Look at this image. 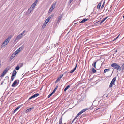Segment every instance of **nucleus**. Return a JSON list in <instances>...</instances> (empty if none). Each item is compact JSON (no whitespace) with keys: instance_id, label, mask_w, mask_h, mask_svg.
<instances>
[{"instance_id":"24","label":"nucleus","mask_w":124,"mask_h":124,"mask_svg":"<svg viewBox=\"0 0 124 124\" xmlns=\"http://www.w3.org/2000/svg\"><path fill=\"white\" fill-rule=\"evenodd\" d=\"M70 87V85H68L67 86V87L65 88L64 89V91L65 92L66 91V90L68 89Z\"/></svg>"},{"instance_id":"32","label":"nucleus","mask_w":124,"mask_h":124,"mask_svg":"<svg viewBox=\"0 0 124 124\" xmlns=\"http://www.w3.org/2000/svg\"><path fill=\"white\" fill-rule=\"evenodd\" d=\"M20 68V67H19V66L18 65L17 66H16V70H19V69Z\"/></svg>"},{"instance_id":"25","label":"nucleus","mask_w":124,"mask_h":124,"mask_svg":"<svg viewBox=\"0 0 124 124\" xmlns=\"http://www.w3.org/2000/svg\"><path fill=\"white\" fill-rule=\"evenodd\" d=\"M101 3H99L97 6V8H99L101 6Z\"/></svg>"},{"instance_id":"46","label":"nucleus","mask_w":124,"mask_h":124,"mask_svg":"<svg viewBox=\"0 0 124 124\" xmlns=\"http://www.w3.org/2000/svg\"><path fill=\"white\" fill-rule=\"evenodd\" d=\"M58 86H56L55 89H56V90L58 88Z\"/></svg>"},{"instance_id":"26","label":"nucleus","mask_w":124,"mask_h":124,"mask_svg":"<svg viewBox=\"0 0 124 124\" xmlns=\"http://www.w3.org/2000/svg\"><path fill=\"white\" fill-rule=\"evenodd\" d=\"M97 62H95L94 63L92 64V66L94 67L95 68H96V65Z\"/></svg>"},{"instance_id":"35","label":"nucleus","mask_w":124,"mask_h":124,"mask_svg":"<svg viewBox=\"0 0 124 124\" xmlns=\"http://www.w3.org/2000/svg\"><path fill=\"white\" fill-rule=\"evenodd\" d=\"M120 34H119V35L118 36L116 37V38H115V39H114L113 40V41H114L115 40H116V39H117L119 37V36L120 35Z\"/></svg>"},{"instance_id":"23","label":"nucleus","mask_w":124,"mask_h":124,"mask_svg":"<svg viewBox=\"0 0 124 124\" xmlns=\"http://www.w3.org/2000/svg\"><path fill=\"white\" fill-rule=\"evenodd\" d=\"M63 16L61 14L59 16V18H58V21H60V20L61 19V18Z\"/></svg>"},{"instance_id":"18","label":"nucleus","mask_w":124,"mask_h":124,"mask_svg":"<svg viewBox=\"0 0 124 124\" xmlns=\"http://www.w3.org/2000/svg\"><path fill=\"white\" fill-rule=\"evenodd\" d=\"M88 19H87L86 18H85L81 21L79 23H83L85 22Z\"/></svg>"},{"instance_id":"12","label":"nucleus","mask_w":124,"mask_h":124,"mask_svg":"<svg viewBox=\"0 0 124 124\" xmlns=\"http://www.w3.org/2000/svg\"><path fill=\"white\" fill-rule=\"evenodd\" d=\"M22 48L21 47L20 48H19L15 52V54H17L21 50H22Z\"/></svg>"},{"instance_id":"21","label":"nucleus","mask_w":124,"mask_h":124,"mask_svg":"<svg viewBox=\"0 0 124 124\" xmlns=\"http://www.w3.org/2000/svg\"><path fill=\"white\" fill-rule=\"evenodd\" d=\"M92 71L93 73H94L96 72V70L94 68H92Z\"/></svg>"},{"instance_id":"14","label":"nucleus","mask_w":124,"mask_h":124,"mask_svg":"<svg viewBox=\"0 0 124 124\" xmlns=\"http://www.w3.org/2000/svg\"><path fill=\"white\" fill-rule=\"evenodd\" d=\"M17 72L15 70H14L13 71L12 75L13 76H15L16 75Z\"/></svg>"},{"instance_id":"8","label":"nucleus","mask_w":124,"mask_h":124,"mask_svg":"<svg viewBox=\"0 0 124 124\" xmlns=\"http://www.w3.org/2000/svg\"><path fill=\"white\" fill-rule=\"evenodd\" d=\"M8 70L9 69L7 68H6L5 69L1 75L2 77H3L4 76V75L6 73Z\"/></svg>"},{"instance_id":"6","label":"nucleus","mask_w":124,"mask_h":124,"mask_svg":"<svg viewBox=\"0 0 124 124\" xmlns=\"http://www.w3.org/2000/svg\"><path fill=\"white\" fill-rule=\"evenodd\" d=\"M85 111L84 110V109H83L82 110V111H80L79 113L77 115V116H76V117H75V118L72 121V122H73L79 116V115H80L81 114L85 112Z\"/></svg>"},{"instance_id":"43","label":"nucleus","mask_w":124,"mask_h":124,"mask_svg":"<svg viewBox=\"0 0 124 124\" xmlns=\"http://www.w3.org/2000/svg\"><path fill=\"white\" fill-rule=\"evenodd\" d=\"M56 90V89H54L53 91V92H52V93H53H53L55 92V91Z\"/></svg>"},{"instance_id":"17","label":"nucleus","mask_w":124,"mask_h":124,"mask_svg":"<svg viewBox=\"0 0 124 124\" xmlns=\"http://www.w3.org/2000/svg\"><path fill=\"white\" fill-rule=\"evenodd\" d=\"M77 67V65H76L75 67L72 70H71L70 72V73H72L74 72V71H75V70H76Z\"/></svg>"},{"instance_id":"13","label":"nucleus","mask_w":124,"mask_h":124,"mask_svg":"<svg viewBox=\"0 0 124 124\" xmlns=\"http://www.w3.org/2000/svg\"><path fill=\"white\" fill-rule=\"evenodd\" d=\"M18 81V80H15V81L14 82H13V84H12V86L13 87H15V85L17 84V81Z\"/></svg>"},{"instance_id":"16","label":"nucleus","mask_w":124,"mask_h":124,"mask_svg":"<svg viewBox=\"0 0 124 124\" xmlns=\"http://www.w3.org/2000/svg\"><path fill=\"white\" fill-rule=\"evenodd\" d=\"M21 106V105H20L18 106L14 110L13 112L15 113L16 111L17 110H18L19 109V108H20Z\"/></svg>"},{"instance_id":"33","label":"nucleus","mask_w":124,"mask_h":124,"mask_svg":"<svg viewBox=\"0 0 124 124\" xmlns=\"http://www.w3.org/2000/svg\"><path fill=\"white\" fill-rule=\"evenodd\" d=\"M89 39H86L85 41V43H89Z\"/></svg>"},{"instance_id":"48","label":"nucleus","mask_w":124,"mask_h":124,"mask_svg":"<svg viewBox=\"0 0 124 124\" xmlns=\"http://www.w3.org/2000/svg\"><path fill=\"white\" fill-rule=\"evenodd\" d=\"M117 52V50H115V52Z\"/></svg>"},{"instance_id":"53","label":"nucleus","mask_w":124,"mask_h":124,"mask_svg":"<svg viewBox=\"0 0 124 124\" xmlns=\"http://www.w3.org/2000/svg\"><path fill=\"white\" fill-rule=\"evenodd\" d=\"M64 124H66V123H64Z\"/></svg>"},{"instance_id":"9","label":"nucleus","mask_w":124,"mask_h":124,"mask_svg":"<svg viewBox=\"0 0 124 124\" xmlns=\"http://www.w3.org/2000/svg\"><path fill=\"white\" fill-rule=\"evenodd\" d=\"M12 37V36L11 35L9 36L5 41L8 43Z\"/></svg>"},{"instance_id":"47","label":"nucleus","mask_w":124,"mask_h":124,"mask_svg":"<svg viewBox=\"0 0 124 124\" xmlns=\"http://www.w3.org/2000/svg\"><path fill=\"white\" fill-rule=\"evenodd\" d=\"M1 66V63H0V67Z\"/></svg>"},{"instance_id":"27","label":"nucleus","mask_w":124,"mask_h":124,"mask_svg":"<svg viewBox=\"0 0 124 124\" xmlns=\"http://www.w3.org/2000/svg\"><path fill=\"white\" fill-rule=\"evenodd\" d=\"M62 119L61 118L59 120V124H62Z\"/></svg>"},{"instance_id":"11","label":"nucleus","mask_w":124,"mask_h":124,"mask_svg":"<svg viewBox=\"0 0 124 124\" xmlns=\"http://www.w3.org/2000/svg\"><path fill=\"white\" fill-rule=\"evenodd\" d=\"M8 43L4 41L1 46V47H4V46L7 45Z\"/></svg>"},{"instance_id":"30","label":"nucleus","mask_w":124,"mask_h":124,"mask_svg":"<svg viewBox=\"0 0 124 124\" xmlns=\"http://www.w3.org/2000/svg\"><path fill=\"white\" fill-rule=\"evenodd\" d=\"M39 95V94L38 93H36V94H35L33 95L34 96V98L35 97H37Z\"/></svg>"},{"instance_id":"37","label":"nucleus","mask_w":124,"mask_h":124,"mask_svg":"<svg viewBox=\"0 0 124 124\" xmlns=\"http://www.w3.org/2000/svg\"><path fill=\"white\" fill-rule=\"evenodd\" d=\"M34 98V96L33 95L32 96H31V97H30L29 98V100H30V99H32L33 98Z\"/></svg>"},{"instance_id":"28","label":"nucleus","mask_w":124,"mask_h":124,"mask_svg":"<svg viewBox=\"0 0 124 124\" xmlns=\"http://www.w3.org/2000/svg\"><path fill=\"white\" fill-rule=\"evenodd\" d=\"M61 78H59V77L58 79H57V80L56 81V82H55V83H57V82L59 81L61 79Z\"/></svg>"},{"instance_id":"1","label":"nucleus","mask_w":124,"mask_h":124,"mask_svg":"<svg viewBox=\"0 0 124 124\" xmlns=\"http://www.w3.org/2000/svg\"><path fill=\"white\" fill-rule=\"evenodd\" d=\"M38 2V0H36V1L31 5V7L29 8L27 11L28 14H30L31 11L34 9L35 6Z\"/></svg>"},{"instance_id":"41","label":"nucleus","mask_w":124,"mask_h":124,"mask_svg":"<svg viewBox=\"0 0 124 124\" xmlns=\"http://www.w3.org/2000/svg\"><path fill=\"white\" fill-rule=\"evenodd\" d=\"M63 76V74H61V75L59 77V78H62V77Z\"/></svg>"},{"instance_id":"34","label":"nucleus","mask_w":124,"mask_h":124,"mask_svg":"<svg viewBox=\"0 0 124 124\" xmlns=\"http://www.w3.org/2000/svg\"><path fill=\"white\" fill-rule=\"evenodd\" d=\"M53 93H52L48 95V98H49L50 97L53 95Z\"/></svg>"},{"instance_id":"44","label":"nucleus","mask_w":124,"mask_h":124,"mask_svg":"<svg viewBox=\"0 0 124 124\" xmlns=\"http://www.w3.org/2000/svg\"><path fill=\"white\" fill-rule=\"evenodd\" d=\"M19 65H21V67L23 65V63H20L19 64Z\"/></svg>"},{"instance_id":"51","label":"nucleus","mask_w":124,"mask_h":124,"mask_svg":"<svg viewBox=\"0 0 124 124\" xmlns=\"http://www.w3.org/2000/svg\"><path fill=\"white\" fill-rule=\"evenodd\" d=\"M99 108H97V109H96V110H98V109H99Z\"/></svg>"},{"instance_id":"20","label":"nucleus","mask_w":124,"mask_h":124,"mask_svg":"<svg viewBox=\"0 0 124 124\" xmlns=\"http://www.w3.org/2000/svg\"><path fill=\"white\" fill-rule=\"evenodd\" d=\"M107 17H106L105 18H103L100 22L101 24L103 23L107 18Z\"/></svg>"},{"instance_id":"38","label":"nucleus","mask_w":124,"mask_h":124,"mask_svg":"<svg viewBox=\"0 0 124 124\" xmlns=\"http://www.w3.org/2000/svg\"><path fill=\"white\" fill-rule=\"evenodd\" d=\"M89 109V108H85L84 109H84V111H85L86 110H88Z\"/></svg>"},{"instance_id":"52","label":"nucleus","mask_w":124,"mask_h":124,"mask_svg":"<svg viewBox=\"0 0 124 124\" xmlns=\"http://www.w3.org/2000/svg\"><path fill=\"white\" fill-rule=\"evenodd\" d=\"M78 23H75V24H77Z\"/></svg>"},{"instance_id":"42","label":"nucleus","mask_w":124,"mask_h":124,"mask_svg":"<svg viewBox=\"0 0 124 124\" xmlns=\"http://www.w3.org/2000/svg\"><path fill=\"white\" fill-rule=\"evenodd\" d=\"M104 2L103 4V5H102V6H101V8H102L104 7Z\"/></svg>"},{"instance_id":"31","label":"nucleus","mask_w":124,"mask_h":124,"mask_svg":"<svg viewBox=\"0 0 124 124\" xmlns=\"http://www.w3.org/2000/svg\"><path fill=\"white\" fill-rule=\"evenodd\" d=\"M52 16V15L50 16L47 19V20H48V21H49L50 19L51 18Z\"/></svg>"},{"instance_id":"7","label":"nucleus","mask_w":124,"mask_h":124,"mask_svg":"<svg viewBox=\"0 0 124 124\" xmlns=\"http://www.w3.org/2000/svg\"><path fill=\"white\" fill-rule=\"evenodd\" d=\"M22 34H20L18 35L16 38L15 39V41H17V40L21 39L22 37Z\"/></svg>"},{"instance_id":"36","label":"nucleus","mask_w":124,"mask_h":124,"mask_svg":"<svg viewBox=\"0 0 124 124\" xmlns=\"http://www.w3.org/2000/svg\"><path fill=\"white\" fill-rule=\"evenodd\" d=\"M122 68L123 70H124V63L122 65Z\"/></svg>"},{"instance_id":"22","label":"nucleus","mask_w":124,"mask_h":124,"mask_svg":"<svg viewBox=\"0 0 124 124\" xmlns=\"http://www.w3.org/2000/svg\"><path fill=\"white\" fill-rule=\"evenodd\" d=\"M110 70L109 69H106L104 70V73H106L107 72L109 71Z\"/></svg>"},{"instance_id":"2","label":"nucleus","mask_w":124,"mask_h":124,"mask_svg":"<svg viewBox=\"0 0 124 124\" xmlns=\"http://www.w3.org/2000/svg\"><path fill=\"white\" fill-rule=\"evenodd\" d=\"M111 66L115 69H116L117 70L120 71L121 70V67L116 63H113L111 64Z\"/></svg>"},{"instance_id":"4","label":"nucleus","mask_w":124,"mask_h":124,"mask_svg":"<svg viewBox=\"0 0 124 124\" xmlns=\"http://www.w3.org/2000/svg\"><path fill=\"white\" fill-rule=\"evenodd\" d=\"M116 79V77H115L112 80L109 85L110 87H111L114 84V82Z\"/></svg>"},{"instance_id":"45","label":"nucleus","mask_w":124,"mask_h":124,"mask_svg":"<svg viewBox=\"0 0 124 124\" xmlns=\"http://www.w3.org/2000/svg\"><path fill=\"white\" fill-rule=\"evenodd\" d=\"M73 0H69V2L70 3Z\"/></svg>"},{"instance_id":"40","label":"nucleus","mask_w":124,"mask_h":124,"mask_svg":"<svg viewBox=\"0 0 124 124\" xmlns=\"http://www.w3.org/2000/svg\"><path fill=\"white\" fill-rule=\"evenodd\" d=\"M14 76H11V80L12 81H13V79H14L15 77H14Z\"/></svg>"},{"instance_id":"29","label":"nucleus","mask_w":124,"mask_h":124,"mask_svg":"<svg viewBox=\"0 0 124 124\" xmlns=\"http://www.w3.org/2000/svg\"><path fill=\"white\" fill-rule=\"evenodd\" d=\"M108 96V94H105L104 95L103 97L104 98H107V97Z\"/></svg>"},{"instance_id":"5","label":"nucleus","mask_w":124,"mask_h":124,"mask_svg":"<svg viewBox=\"0 0 124 124\" xmlns=\"http://www.w3.org/2000/svg\"><path fill=\"white\" fill-rule=\"evenodd\" d=\"M85 111L84 110V109H83L82 110V111H80L79 113L77 115V116H76V117H75V118L72 121V122H73L79 116V115H80L81 114L85 112Z\"/></svg>"},{"instance_id":"39","label":"nucleus","mask_w":124,"mask_h":124,"mask_svg":"<svg viewBox=\"0 0 124 124\" xmlns=\"http://www.w3.org/2000/svg\"><path fill=\"white\" fill-rule=\"evenodd\" d=\"M25 31L24 30L22 33L20 34H22V35L23 36V35L25 33Z\"/></svg>"},{"instance_id":"10","label":"nucleus","mask_w":124,"mask_h":124,"mask_svg":"<svg viewBox=\"0 0 124 124\" xmlns=\"http://www.w3.org/2000/svg\"><path fill=\"white\" fill-rule=\"evenodd\" d=\"M49 21H48V20L46 19L42 26V27L44 28L46 26L47 23H48Z\"/></svg>"},{"instance_id":"19","label":"nucleus","mask_w":124,"mask_h":124,"mask_svg":"<svg viewBox=\"0 0 124 124\" xmlns=\"http://www.w3.org/2000/svg\"><path fill=\"white\" fill-rule=\"evenodd\" d=\"M16 55V54L15 53H14L13 54H12L10 57V58L11 59V60H11L12 59H13L14 58L15 56Z\"/></svg>"},{"instance_id":"15","label":"nucleus","mask_w":124,"mask_h":124,"mask_svg":"<svg viewBox=\"0 0 124 124\" xmlns=\"http://www.w3.org/2000/svg\"><path fill=\"white\" fill-rule=\"evenodd\" d=\"M33 108H30L28 109H27L25 111V112L26 113H27L28 112L30 111L31 110H32Z\"/></svg>"},{"instance_id":"3","label":"nucleus","mask_w":124,"mask_h":124,"mask_svg":"<svg viewBox=\"0 0 124 124\" xmlns=\"http://www.w3.org/2000/svg\"><path fill=\"white\" fill-rule=\"evenodd\" d=\"M56 3V2H54L53 4L52 5L51 7H50L49 10V12L50 13L53 10L55 6Z\"/></svg>"},{"instance_id":"50","label":"nucleus","mask_w":124,"mask_h":124,"mask_svg":"<svg viewBox=\"0 0 124 124\" xmlns=\"http://www.w3.org/2000/svg\"><path fill=\"white\" fill-rule=\"evenodd\" d=\"M3 82H2L1 83V84H3Z\"/></svg>"},{"instance_id":"49","label":"nucleus","mask_w":124,"mask_h":124,"mask_svg":"<svg viewBox=\"0 0 124 124\" xmlns=\"http://www.w3.org/2000/svg\"><path fill=\"white\" fill-rule=\"evenodd\" d=\"M123 18H124V15L123 16Z\"/></svg>"}]
</instances>
